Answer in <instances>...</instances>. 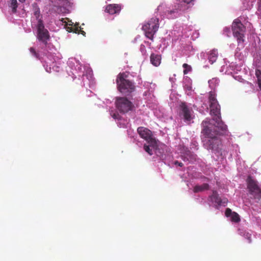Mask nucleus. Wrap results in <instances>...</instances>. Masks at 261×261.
I'll return each instance as SVG.
<instances>
[{"label": "nucleus", "mask_w": 261, "mask_h": 261, "mask_svg": "<svg viewBox=\"0 0 261 261\" xmlns=\"http://www.w3.org/2000/svg\"><path fill=\"white\" fill-rule=\"evenodd\" d=\"M111 116L115 119H119L120 117L119 114L117 112H114L113 113H111Z\"/></svg>", "instance_id": "31"}, {"label": "nucleus", "mask_w": 261, "mask_h": 261, "mask_svg": "<svg viewBox=\"0 0 261 261\" xmlns=\"http://www.w3.org/2000/svg\"><path fill=\"white\" fill-rule=\"evenodd\" d=\"M208 56V61L212 64L217 60L218 51L216 49H212L209 52Z\"/></svg>", "instance_id": "14"}, {"label": "nucleus", "mask_w": 261, "mask_h": 261, "mask_svg": "<svg viewBox=\"0 0 261 261\" xmlns=\"http://www.w3.org/2000/svg\"><path fill=\"white\" fill-rule=\"evenodd\" d=\"M115 106L118 111L123 114L132 110L134 108L132 101L125 97H116Z\"/></svg>", "instance_id": "7"}, {"label": "nucleus", "mask_w": 261, "mask_h": 261, "mask_svg": "<svg viewBox=\"0 0 261 261\" xmlns=\"http://www.w3.org/2000/svg\"><path fill=\"white\" fill-rule=\"evenodd\" d=\"M67 31L69 32H73L75 33L81 34L83 36H85L86 33L80 27H67Z\"/></svg>", "instance_id": "15"}, {"label": "nucleus", "mask_w": 261, "mask_h": 261, "mask_svg": "<svg viewBox=\"0 0 261 261\" xmlns=\"http://www.w3.org/2000/svg\"><path fill=\"white\" fill-rule=\"evenodd\" d=\"M182 67L185 68L184 70V74H186L188 72H190L192 70V67L191 66L188 65L187 64L185 63L182 65Z\"/></svg>", "instance_id": "27"}, {"label": "nucleus", "mask_w": 261, "mask_h": 261, "mask_svg": "<svg viewBox=\"0 0 261 261\" xmlns=\"http://www.w3.org/2000/svg\"><path fill=\"white\" fill-rule=\"evenodd\" d=\"M211 200L215 202L218 204H221V199L219 197L218 194L216 191H213L212 194L211 196Z\"/></svg>", "instance_id": "20"}, {"label": "nucleus", "mask_w": 261, "mask_h": 261, "mask_svg": "<svg viewBox=\"0 0 261 261\" xmlns=\"http://www.w3.org/2000/svg\"><path fill=\"white\" fill-rule=\"evenodd\" d=\"M37 38L42 43L47 44L49 39V33L45 28L44 25L41 19H39L37 24Z\"/></svg>", "instance_id": "8"}, {"label": "nucleus", "mask_w": 261, "mask_h": 261, "mask_svg": "<svg viewBox=\"0 0 261 261\" xmlns=\"http://www.w3.org/2000/svg\"><path fill=\"white\" fill-rule=\"evenodd\" d=\"M193 110L189 108L186 102H181L179 105V116L186 122H190L192 119Z\"/></svg>", "instance_id": "10"}, {"label": "nucleus", "mask_w": 261, "mask_h": 261, "mask_svg": "<svg viewBox=\"0 0 261 261\" xmlns=\"http://www.w3.org/2000/svg\"><path fill=\"white\" fill-rule=\"evenodd\" d=\"M128 72H120L116 77V83L118 89L122 94L129 95L134 92L135 86L132 81L128 80Z\"/></svg>", "instance_id": "3"}, {"label": "nucleus", "mask_w": 261, "mask_h": 261, "mask_svg": "<svg viewBox=\"0 0 261 261\" xmlns=\"http://www.w3.org/2000/svg\"><path fill=\"white\" fill-rule=\"evenodd\" d=\"M159 28V19L156 17L151 18L142 27L145 35L147 38L153 40V36L156 33Z\"/></svg>", "instance_id": "5"}, {"label": "nucleus", "mask_w": 261, "mask_h": 261, "mask_svg": "<svg viewBox=\"0 0 261 261\" xmlns=\"http://www.w3.org/2000/svg\"><path fill=\"white\" fill-rule=\"evenodd\" d=\"M21 3H24L25 2V0H18Z\"/></svg>", "instance_id": "37"}, {"label": "nucleus", "mask_w": 261, "mask_h": 261, "mask_svg": "<svg viewBox=\"0 0 261 261\" xmlns=\"http://www.w3.org/2000/svg\"><path fill=\"white\" fill-rule=\"evenodd\" d=\"M63 20H64V18H62V19H61V21H63Z\"/></svg>", "instance_id": "38"}, {"label": "nucleus", "mask_w": 261, "mask_h": 261, "mask_svg": "<svg viewBox=\"0 0 261 261\" xmlns=\"http://www.w3.org/2000/svg\"><path fill=\"white\" fill-rule=\"evenodd\" d=\"M194 0H177L179 2V3L177 4H181L182 5H186L187 7L188 5H193V2Z\"/></svg>", "instance_id": "24"}, {"label": "nucleus", "mask_w": 261, "mask_h": 261, "mask_svg": "<svg viewBox=\"0 0 261 261\" xmlns=\"http://www.w3.org/2000/svg\"><path fill=\"white\" fill-rule=\"evenodd\" d=\"M66 0H50L51 5L53 6L64 5Z\"/></svg>", "instance_id": "23"}, {"label": "nucleus", "mask_w": 261, "mask_h": 261, "mask_svg": "<svg viewBox=\"0 0 261 261\" xmlns=\"http://www.w3.org/2000/svg\"><path fill=\"white\" fill-rule=\"evenodd\" d=\"M231 30L234 37L237 39L238 44L243 43L244 41L246 28L239 19L237 18L233 21Z\"/></svg>", "instance_id": "4"}, {"label": "nucleus", "mask_w": 261, "mask_h": 261, "mask_svg": "<svg viewBox=\"0 0 261 261\" xmlns=\"http://www.w3.org/2000/svg\"><path fill=\"white\" fill-rule=\"evenodd\" d=\"M256 1V0H243V5L244 8L247 10L251 9Z\"/></svg>", "instance_id": "19"}, {"label": "nucleus", "mask_w": 261, "mask_h": 261, "mask_svg": "<svg viewBox=\"0 0 261 261\" xmlns=\"http://www.w3.org/2000/svg\"><path fill=\"white\" fill-rule=\"evenodd\" d=\"M258 11L260 13V14L261 15V2L258 1Z\"/></svg>", "instance_id": "34"}, {"label": "nucleus", "mask_w": 261, "mask_h": 261, "mask_svg": "<svg viewBox=\"0 0 261 261\" xmlns=\"http://www.w3.org/2000/svg\"><path fill=\"white\" fill-rule=\"evenodd\" d=\"M138 133L140 137L148 142L153 147L157 146L155 139L152 138L151 132L146 127H139L137 129Z\"/></svg>", "instance_id": "9"}, {"label": "nucleus", "mask_w": 261, "mask_h": 261, "mask_svg": "<svg viewBox=\"0 0 261 261\" xmlns=\"http://www.w3.org/2000/svg\"><path fill=\"white\" fill-rule=\"evenodd\" d=\"M223 32L224 34H225L226 35L228 36V33H230V30L229 28L228 27H225L223 29Z\"/></svg>", "instance_id": "33"}, {"label": "nucleus", "mask_w": 261, "mask_h": 261, "mask_svg": "<svg viewBox=\"0 0 261 261\" xmlns=\"http://www.w3.org/2000/svg\"><path fill=\"white\" fill-rule=\"evenodd\" d=\"M259 1H260V2H261V0H259Z\"/></svg>", "instance_id": "39"}, {"label": "nucleus", "mask_w": 261, "mask_h": 261, "mask_svg": "<svg viewBox=\"0 0 261 261\" xmlns=\"http://www.w3.org/2000/svg\"><path fill=\"white\" fill-rule=\"evenodd\" d=\"M150 62L152 65L158 67L161 63V56L152 54L150 57Z\"/></svg>", "instance_id": "13"}, {"label": "nucleus", "mask_w": 261, "mask_h": 261, "mask_svg": "<svg viewBox=\"0 0 261 261\" xmlns=\"http://www.w3.org/2000/svg\"><path fill=\"white\" fill-rule=\"evenodd\" d=\"M230 217L231 221L233 222L238 223L241 220L239 215L235 212H233L232 215H231Z\"/></svg>", "instance_id": "22"}, {"label": "nucleus", "mask_w": 261, "mask_h": 261, "mask_svg": "<svg viewBox=\"0 0 261 261\" xmlns=\"http://www.w3.org/2000/svg\"><path fill=\"white\" fill-rule=\"evenodd\" d=\"M188 9L186 5H182L181 4L175 5L173 9L170 10H166L165 12V15L169 19H173L178 16V13L179 11H186Z\"/></svg>", "instance_id": "11"}, {"label": "nucleus", "mask_w": 261, "mask_h": 261, "mask_svg": "<svg viewBox=\"0 0 261 261\" xmlns=\"http://www.w3.org/2000/svg\"><path fill=\"white\" fill-rule=\"evenodd\" d=\"M258 87L261 90V79H259V80H258Z\"/></svg>", "instance_id": "36"}, {"label": "nucleus", "mask_w": 261, "mask_h": 261, "mask_svg": "<svg viewBox=\"0 0 261 261\" xmlns=\"http://www.w3.org/2000/svg\"><path fill=\"white\" fill-rule=\"evenodd\" d=\"M34 15L37 18H38L40 16V9L39 8H36L34 11Z\"/></svg>", "instance_id": "30"}, {"label": "nucleus", "mask_w": 261, "mask_h": 261, "mask_svg": "<svg viewBox=\"0 0 261 261\" xmlns=\"http://www.w3.org/2000/svg\"><path fill=\"white\" fill-rule=\"evenodd\" d=\"M150 147H152L150 145V144L149 145H147L146 144H145L144 145L143 148H144V150L147 153H148L150 155H152L153 154V152H152V149H150ZM156 147V146L155 147Z\"/></svg>", "instance_id": "26"}, {"label": "nucleus", "mask_w": 261, "mask_h": 261, "mask_svg": "<svg viewBox=\"0 0 261 261\" xmlns=\"http://www.w3.org/2000/svg\"><path fill=\"white\" fill-rule=\"evenodd\" d=\"M209 185L206 183H204L201 185H197L194 187L193 192L194 193L202 192L204 190L209 189Z\"/></svg>", "instance_id": "16"}, {"label": "nucleus", "mask_w": 261, "mask_h": 261, "mask_svg": "<svg viewBox=\"0 0 261 261\" xmlns=\"http://www.w3.org/2000/svg\"><path fill=\"white\" fill-rule=\"evenodd\" d=\"M239 233L245 239L248 240V243H251L252 241L251 240V233H249L246 230H244L241 229H239Z\"/></svg>", "instance_id": "18"}, {"label": "nucleus", "mask_w": 261, "mask_h": 261, "mask_svg": "<svg viewBox=\"0 0 261 261\" xmlns=\"http://www.w3.org/2000/svg\"><path fill=\"white\" fill-rule=\"evenodd\" d=\"M202 134L203 135L202 142L204 146L207 149L218 151L221 145V141L217 136L225 131H222L217 127V125H213L208 118L202 121Z\"/></svg>", "instance_id": "1"}, {"label": "nucleus", "mask_w": 261, "mask_h": 261, "mask_svg": "<svg viewBox=\"0 0 261 261\" xmlns=\"http://www.w3.org/2000/svg\"><path fill=\"white\" fill-rule=\"evenodd\" d=\"M233 212H232L229 208H226L225 211V215L226 217H230V216L233 214Z\"/></svg>", "instance_id": "29"}, {"label": "nucleus", "mask_w": 261, "mask_h": 261, "mask_svg": "<svg viewBox=\"0 0 261 261\" xmlns=\"http://www.w3.org/2000/svg\"><path fill=\"white\" fill-rule=\"evenodd\" d=\"M174 165H178L179 167H181L183 166V164L181 162H180L179 161H175L174 162Z\"/></svg>", "instance_id": "35"}, {"label": "nucleus", "mask_w": 261, "mask_h": 261, "mask_svg": "<svg viewBox=\"0 0 261 261\" xmlns=\"http://www.w3.org/2000/svg\"><path fill=\"white\" fill-rule=\"evenodd\" d=\"M209 103L210 107V114L213 116V120L216 122L217 127L222 131H226L227 125L222 121L221 116V106L219 105L216 99V94L210 92L209 93Z\"/></svg>", "instance_id": "2"}, {"label": "nucleus", "mask_w": 261, "mask_h": 261, "mask_svg": "<svg viewBox=\"0 0 261 261\" xmlns=\"http://www.w3.org/2000/svg\"><path fill=\"white\" fill-rule=\"evenodd\" d=\"M121 10V6L119 4H109L106 7L105 11L110 15L119 13Z\"/></svg>", "instance_id": "12"}, {"label": "nucleus", "mask_w": 261, "mask_h": 261, "mask_svg": "<svg viewBox=\"0 0 261 261\" xmlns=\"http://www.w3.org/2000/svg\"><path fill=\"white\" fill-rule=\"evenodd\" d=\"M182 160L186 162H192L193 160L195 159V157L194 155H192L190 152L186 153V155L182 156Z\"/></svg>", "instance_id": "21"}, {"label": "nucleus", "mask_w": 261, "mask_h": 261, "mask_svg": "<svg viewBox=\"0 0 261 261\" xmlns=\"http://www.w3.org/2000/svg\"><path fill=\"white\" fill-rule=\"evenodd\" d=\"M29 50L31 54H32L34 57L37 59L39 58V55L36 51L35 49L33 47H30Z\"/></svg>", "instance_id": "28"}, {"label": "nucleus", "mask_w": 261, "mask_h": 261, "mask_svg": "<svg viewBox=\"0 0 261 261\" xmlns=\"http://www.w3.org/2000/svg\"><path fill=\"white\" fill-rule=\"evenodd\" d=\"M255 75L257 78V80L261 79V71L259 70H257L255 71Z\"/></svg>", "instance_id": "32"}, {"label": "nucleus", "mask_w": 261, "mask_h": 261, "mask_svg": "<svg viewBox=\"0 0 261 261\" xmlns=\"http://www.w3.org/2000/svg\"><path fill=\"white\" fill-rule=\"evenodd\" d=\"M247 189L249 194L252 196L254 199H261V189L256 180L249 176L247 178Z\"/></svg>", "instance_id": "6"}, {"label": "nucleus", "mask_w": 261, "mask_h": 261, "mask_svg": "<svg viewBox=\"0 0 261 261\" xmlns=\"http://www.w3.org/2000/svg\"><path fill=\"white\" fill-rule=\"evenodd\" d=\"M11 7L12 8V12L16 13L17 8V0H11Z\"/></svg>", "instance_id": "25"}, {"label": "nucleus", "mask_w": 261, "mask_h": 261, "mask_svg": "<svg viewBox=\"0 0 261 261\" xmlns=\"http://www.w3.org/2000/svg\"><path fill=\"white\" fill-rule=\"evenodd\" d=\"M52 11L55 13H57L59 14L65 13L66 12V9L63 6V5H59L56 6H53Z\"/></svg>", "instance_id": "17"}]
</instances>
